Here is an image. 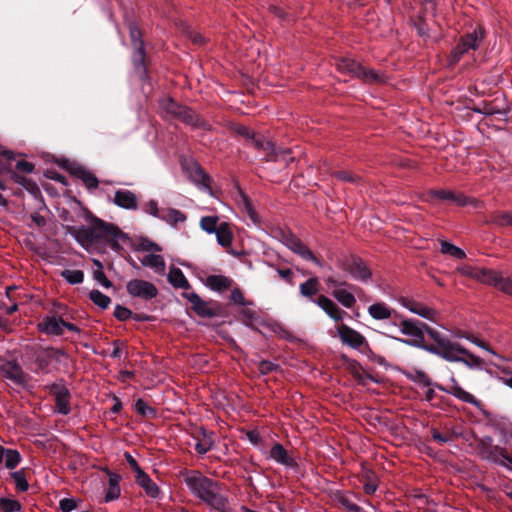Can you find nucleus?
<instances>
[{
  "label": "nucleus",
  "mask_w": 512,
  "mask_h": 512,
  "mask_svg": "<svg viewBox=\"0 0 512 512\" xmlns=\"http://www.w3.org/2000/svg\"><path fill=\"white\" fill-rule=\"evenodd\" d=\"M406 375L413 382L421 383L426 387L433 386L440 391L453 395L454 397L465 403H469L475 407H480L481 405V402L476 397H474L469 392L465 391L459 385L455 377H451L450 381L452 384L449 387H445L442 384L433 382L429 375L423 370L415 369L413 372L407 373Z\"/></svg>",
  "instance_id": "1"
},
{
  "label": "nucleus",
  "mask_w": 512,
  "mask_h": 512,
  "mask_svg": "<svg viewBox=\"0 0 512 512\" xmlns=\"http://www.w3.org/2000/svg\"><path fill=\"white\" fill-rule=\"evenodd\" d=\"M492 442L493 439L489 436L478 440V447L483 459L512 471V452L505 447L493 445Z\"/></svg>",
  "instance_id": "2"
},
{
  "label": "nucleus",
  "mask_w": 512,
  "mask_h": 512,
  "mask_svg": "<svg viewBox=\"0 0 512 512\" xmlns=\"http://www.w3.org/2000/svg\"><path fill=\"white\" fill-rule=\"evenodd\" d=\"M162 109L173 118L182 121L185 124L191 125L196 128H208L205 120L199 117L198 114L191 108L181 105L174 101L172 98L163 100L161 103Z\"/></svg>",
  "instance_id": "3"
},
{
  "label": "nucleus",
  "mask_w": 512,
  "mask_h": 512,
  "mask_svg": "<svg viewBox=\"0 0 512 512\" xmlns=\"http://www.w3.org/2000/svg\"><path fill=\"white\" fill-rule=\"evenodd\" d=\"M398 324L400 332L411 338L401 339L397 338L398 341L412 347L423 349L424 347V330L426 323L417 319H407L400 317Z\"/></svg>",
  "instance_id": "4"
},
{
  "label": "nucleus",
  "mask_w": 512,
  "mask_h": 512,
  "mask_svg": "<svg viewBox=\"0 0 512 512\" xmlns=\"http://www.w3.org/2000/svg\"><path fill=\"white\" fill-rule=\"evenodd\" d=\"M338 266L343 271L349 273L354 280L366 283L372 277V271L368 264L355 254L339 260Z\"/></svg>",
  "instance_id": "5"
},
{
  "label": "nucleus",
  "mask_w": 512,
  "mask_h": 512,
  "mask_svg": "<svg viewBox=\"0 0 512 512\" xmlns=\"http://www.w3.org/2000/svg\"><path fill=\"white\" fill-rule=\"evenodd\" d=\"M425 333L428 334V336L435 342V344H427L424 341V347L422 350L434 354L442 359H445L457 344V342H452L447 337H444L439 331L427 324L425 325L424 334Z\"/></svg>",
  "instance_id": "6"
},
{
  "label": "nucleus",
  "mask_w": 512,
  "mask_h": 512,
  "mask_svg": "<svg viewBox=\"0 0 512 512\" xmlns=\"http://www.w3.org/2000/svg\"><path fill=\"white\" fill-rule=\"evenodd\" d=\"M87 219L90 221V228L92 231L93 243L105 242L108 238L122 236V231L116 225L108 223L90 212H88Z\"/></svg>",
  "instance_id": "7"
},
{
  "label": "nucleus",
  "mask_w": 512,
  "mask_h": 512,
  "mask_svg": "<svg viewBox=\"0 0 512 512\" xmlns=\"http://www.w3.org/2000/svg\"><path fill=\"white\" fill-rule=\"evenodd\" d=\"M0 376L22 388H25L30 380L29 374L23 370L15 359L0 360Z\"/></svg>",
  "instance_id": "8"
},
{
  "label": "nucleus",
  "mask_w": 512,
  "mask_h": 512,
  "mask_svg": "<svg viewBox=\"0 0 512 512\" xmlns=\"http://www.w3.org/2000/svg\"><path fill=\"white\" fill-rule=\"evenodd\" d=\"M444 360L448 362L462 363L469 369L473 370H481L485 364V361L482 358L476 356L459 343L454 346L452 352H450Z\"/></svg>",
  "instance_id": "9"
},
{
  "label": "nucleus",
  "mask_w": 512,
  "mask_h": 512,
  "mask_svg": "<svg viewBox=\"0 0 512 512\" xmlns=\"http://www.w3.org/2000/svg\"><path fill=\"white\" fill-rule=\"evenodd\" d=\"M185 484L202 501L219 483L197 472L195 475L186 477Z\"/></svg>",
  "instance_id": "10"
},
{
  "label": "nucleus",
  "mask_w": 512,
  "mask_h": 512,
  "mask_svg": "<svg viewBox=\"0 0 512 512\" xmlns=\"http://www.w3.org/2000/svg\"><path fill=\"white\" fill-rule=\"evenodd\" d=\"M182 296L191 303V309L202 318H213L219 314V304L211 302L217 308L209 306V302L204 301L195 292H184Z\"/></svg>",
  "instance_id": "11"
},
{
  "label": "nucleus",
  "mask_w": 512,
  "mask_h": 512,
  "mask_svg": "<svg viewBox=\"0 0 512 512\" xmlns=\"http://www.w3.org/2000/svg\"><path fill=\"white\" fill-rule=\"evenodd\" d=\"M126 288L131 296L144 300H151L158 295V289L153 283L141 279L130 280Z\"/></svg>",
  "instance_id": "12"
},
{
  "label": "nucleus",
  "mask_w": 512,
  "mask_h": 512,
  "mask_svg": "<svg viewBox=\"0 0 512 512\" xmlns=\"http://www.w3.org/2000/svg\"><path fill=\"white\" fill-rule=\"evenodd\" d=\"M49 393L54 396L58 413L68 415L71 412L70 398L71 393L68 388L62 384L52 383L47 386Z\"/></svg>",
  "instance_id": "13"
},
{
  "label": "nucleus",
  "mask_w": 512,
  "mask_h": 512,
  "mask_svg": "<svg viewBox=\"0 0 512 512\" xmlns=\"http://www.w3.org/2000/svg\"><path fill=\"white\" fill-rule=\"evenodd\" d=\"M62 167L76 178L82 180L89 190L96 189L98 187L99 181L97 177L84 166L64 160Z\"/></svg>",
  "instance_id": "14"
},
{
  "label": "nucleus",
  "mask_w": 512,
  "mask_h": 512,
  "mask_svg": "<svg viewBox=\"0 0 512 512\" xmlns=\"http://www.w3.org/2000/svg\"><path fill=\"white\" fill-rule=\"evenodd\" d=\"M285 245L304 260L314 262L318 266H323V262L298 237L294 235L288 236L285 240Z\"/></svg>",
  "instance_id": "15"
},
{
  "label": "nucleus",
  "mask_w": 512,
  "mask_h": 512,
  "mask_svg": "<svg viewBox=\"0 0 512 512\" xmlns=\"http://www.w3.org/2000/svg\"><path fill=\"white\" fill-rule=\"evenodd\" d=\"M337 332L341 342L353 349H361L363 344H366V338L346 324H341L337 328Z\"/></svg>",
  "instance_id": "16"
},
{
  "label": "nucleus",
  "mask_w": 512,
  "mask_h": 512,
  "mask_svg": "<svg viewBox=\"0 0 512 512\" xmlns=\"http://www.w3.org/2000/svg\"><path fill=\"white\" fill-rule=\"evenodd\" d=\"M202 501L213 510L219 512H232L228 498L221 494L220 484H218L215 489H212V491L206 495Z\"/></svg>",
  "instance_id": "17"
},
{
  "label": "nucleus",
  "mask_w": 512,
  "mask_h": 512,
  "mask_svg": "<svg viewBox=\"0 0 512 512\" xmlns=\"http://www.w3.org/2000/svg\"><path fill=\"white\" fill-rule=\"evenodd\" d=\"M63 325L65 320L57 316H45L41 322L38 323V330L46 335L60 336L63 335Z\"/></svg>",
  "instance_id": "18"
},
{
  "label": "nucleus",
  "mask_w": 512,
  "mask_h": 512,
  "mask_svg": "<svg viewBox=\"0 0 512 512\" xmlns=\"http://www.w3.org/2000/svg\"><path fill=\"white\" fill-rule=\"evenodd\" d=\"M399 301L403 307H405L412 313H415V314H417L425 319L431 320V321L435 320L437 312L434 309L429 308L426 305H424L420 302H417L414 299L408 298V297H401Z\"/></svg>",
  "instance_id": "19"
},
{
  "label": "nucleus",
  "mask_w": 512,
  "mask_h": 512,
  "mask_svg": "<svg viewBox=\"0 0 512 512\" xmlns=\"http://www.w3.org/2000/svg\"><path fill=\"white\" fill-rule=\"evenodd\" d=\"M256 150L262 151L264 153V157L261 159L262 161H277L279 156L275 152V144L267 140L262 134L258 133L253 142L251 143Z\"/></svg>",
  "instance_id": "20"
},
{
  "label": "nucleus",
  "mask_w": 512,
  "mask_h": 512,
  "mask_svg": "<svg viewBox=\"0 0 512 512\" xmlns=\"http://www.w3.org/2000/svg\"><path fill=\"white\" fill-rule=\"evenodd\" d=\"M64 355L65 352L62 349L47 347L36 353L35 362L39 370H45L50 365L52 359L58 360L59 357Z\"/></svg>",
  "instance_id": "21"
},
{
  "label": "nucleus",
  "mask_w": 512,
  "mask_h": 512,
  "mask_svg": "<svg viewBox=\"0 0 512 512\" xmlns=\"http://www.w3.org/2000/svg\"><path fill=\"white\" fill-rule=\"evenodd\" d=\"M64 229L67 234L71 235L80 245L89 246L93 245L92 231L90 226L86 227L84 225L80 227L66 225Z\"/></svg>",
  "instance_id": "22"
},
{
  "label": "nucleus",
  "mask_w": 512,
  "mask_h": 512,
  "mask_svg": "<svg viewBox=\"0 0 512 512\" xmlns=\"http://www.w3.org/2000/svg\"><path fill=\"white\" fill-rule=\"evenodd\" d=\"M315 303L325 311V313L334 321H341L346 312L340 309L330 298L320 295Z\"/></svg>",
  "instance_id": "23"
},
{
  "label": "nucleus",
  "mask_w": 512,
  "mask_h": 512,
  "mask_svg": "<svg viewBox=\"0 0 512 512\" xmlns=\"http://www.w3.org/2000/svg\"><path fill=\"white\" fill-rule=\"evenodd\" d=\"M270 457L277 463L286 467L296 468L297 462L291 457L281 443H275L270 449Z\"/></svg>",
  "instance_id": "24"
},
{
  "label": "nucleus",
  "mask_w": 512,
  "mask_h": 512,
  "mask_svg": "<svg viewBox=\"0 0 512 512\" xmlns=\"http://www.w3.org/2000/svg\"><path fill=\"white\" fill-rule=\"evenodd\" d=\"M114 203L124 209L135 210L138 206L136 195L130 190H117L114 195Z\"/></svg>",
  "instance_id": "25"
},
{
  "label": "nucleus",
  "mask_w": 512,
  "mask_h": 512,
  "mask_svg": "<svg viewBox=\"0 0 512 512\" xmlns=\"http://www.w3.org/2000/svg\"><path fill=\"white\" fill-rule=\"evenodd\" d=\"M355 78L360 79L366 84H381L386 81V76L376 70L368 69L360 64L359 70L356 71Z\"/></svg>",
  "instance_id": "26"
},
{
  "label": "nucleus",
  "mask_w": 512,
  "mask_h": 512,
  "mask_svg": "<svg viewBox=\"0 0 512 512\" xmlns=\"http://www.w3.org/2000/svg\"><path fill=\"white\" fill-rule=\"evenodd\" d=\"M136 483L145 491V493L151 498H158L160 495V489L158 485L151 479L146 472H141L135 476Z\"/></svg>",
  "instance_id": "27"
},
{
  "label": "nucleus",
  "mask_w": 512,
  "mask_h": 512,
  "mask_svg": "<svg viewBox=\"0 0 512 512\" xmlns=\"http://www.w3.org/2000/svg\"><path fill=\"white\" fill-rule=\"evenodd\" d=\"M342 359L344 363L346 364V368L349 371V373L352 375V377L360 384L365 385V379H370L374 381V378L370 374H366L365 376L361 373V370H363V367L361 364L354 360L349 358L346 355H342Z\"/></svg>",
  "instance_id": "28"
},
{
  "label": "nucleus",
  "mask_w": 512,
  "mask_h": 512,
  "mask_svg": "<svg viewBox=\"0 0 512 512\" xmlns=\"http://www.w3.org/2000/svg\"><path fill=\"white\" fill-rule=\"evenodd\" d=\"M483 38L484 29L479 26L473 32L463 35L459 42L464 48H466L467 51L476 50Z\"/></svg>",
  "instance_id": "29"
},
{
  "label": "nucleus",
  "mask_w": 512,
  "mask_h": 512,
  "mask_svg": "<svg viewBox=\"0 0 512 512\" xmlns=\"http://www.w3.org/2000/svg\"><path fill=\"white\" fill-rule=\"evenodd\" d=\"M106 471L109 476V480L104 501L108 503L118 499L120 496L121 489L119 483L121 480V476L119 474L109 471L108 469Z\"/></svg>",
  "instance_id": "30"
},
{
  "label": "nucleus",
  "mask_w": 512,
  "mask_h": 512,
  "mask_svg": "<svg viewBox=\"0 0 512 512\" xmlns=\"http://www.w3.org/2000/svg\"><path fill=\"white\" fill-rule=\"evenodd\" d=\"M214 433L209 432L205 429H201L199 435L197 436V443L195 444V450L198 454H206L209 450L212 449L214 444Z\"/></svg>",
  "instance_id": "31"
},
{
  "label": "nucleus",
  "mask_w": 512,
  "mask_h": 512,
  "mask_svg": "<svg viewBox=\"0 0 512 512\" xmlns=\"http://www.w3.org/2000/svg\"><path fill=\"white\" fill-rule=\"evenodd\" d=\"M145 48H134L132 62L134 65V69L136 74L141 80H144L147 77V67L145 63Z\"/></svg>",
  "instance_id": "32"
},
{
  "label": "nucleus",
  "mask_w": 512,
  "mask_h": 512,
  "mask_svg": "<svg viewBox=\"0 0 512 512\" xmlns=\"http://www.w3.org/2000/svg\"><path fill=\"white\" fill-rule=\"evenodd\" d=\"M168 281L174 288L184 290L191 289V285L180 268L171 267L168 273Z\"/></svg>",
  "instance_id": "33"
},
{
  "label": "nucleus",
  "mask_w": 512,
  "mask_h": 512,
  "mask_svg": "<svg viewBox=\"0 0 512 512\" xmlns=\"http://www.w3.org/2000/svg\"><path fill=\"white\" fill-rule=\"evenodd\" d=\"M206 284L212 290L222 292L231 288L233 280L223 275H210L206 279Z\"/></svg>",
  "instance_id": "34"
},
{
  "label": "nucleus",
  "mask_w": 512,
  "mask_h": 512,
  "mask_svg": "<svg viewBox=\"0 0 512 512\" xmlns=\"http://www.w3.org/2000/svg\"><path fill=\"white\" fill-rule=\"evenodd\" d=\"M394 311L384 302H377L368 307L369 315L375 320H385L392 316Z\"/></svg>",
  "instance_id": "35"
},
{
  "label": "nucleus",
  "mask_w": 512,
  "mask_h": 512,
  "mask_svg": "<svg viewBox=\"0 0 512 512\" xmlns=\"http://www.w3.org/2000/svg\"><path fill=\"white\" fill-rule=\"evenodd\" d=\"M159 219L167 222L172 226H176L179 222H185L187 220V216L180 210L174 208H165L161 209V215H159Z\"/></svg>",
  "instance_id": "36"
},
{
  "label": "nucleus",
  "mask_w": 512,
  "mask_h": 512,
  "mask_svg": "<svg viewBox=\"0 0 512 512\" xmlns=\"http://www.w3.org/2000/svg\"><path fill=\"white\" fill-rule=\"evenodd\" d=\"M215 234L219 245L224 248L231 246L234 236L228 222H221Z\"/></svg>",
  "instance_id": "37"
},
{
  "label": "nucleus",
  "mask_w": 512,
  "mask_h": 512,
  "mask_svg": "<svg viewBox=\"0 0 512 512\" xmlns=\"http://www.w3.org/2000/svg\"><path fill=\"white\" fill-rule=\"evenodd\" d=\"M499 274L493 269L477 267L474 280L495 287Z\"/></svg>",
  "instance_id": "38"
},
{
  "label": "nucleus",
  "mask_w": 512,
  "mask_h": 512,
  "mask_svg": "<svg viewBox=\"0 0 512 512\" xmlns=\"http://www.w3.org/2000/svg\"><path fill=\"white\" fill-rule=\"evenodd\" d=\"M431 199H441L456 202L460 205H466V198L462 194H455L452 191L447 190H431L429 192Z\"/></svg>",
  "instance_id": "39"
},
{
  "label": "nucleus",
  "mask_w": 512,
  "mask_h": 512,
  "mask_svg": "<svg viewBox=\"0 0 512 512\" xmlns=\"http://www.w3.org/2000/svg\"><path fill=\"white\" fill-rule=\"evenodd\" d=\"M332 296L346 308H352L356 303L355 296L343 288L334 289L332 291Z\"/></svg>",
  "instance_id": "40"
},
{
  "label": "nucleus",
  "mask_w": 512,
  "mask_h": 512,
  "mask_svg": "<svg viewBox=\"0 0 512 512\" xmlns=\"http://www.w3.org/2000/svg\"><path fill=\"white\" fill-rule=\"evenodd\" d=\"M489 222L500 227H512V212L494 211L489 216Z\"/></svg>",
  "instance_id": "41"
},
{
  "label": "nucleus",
  "mask_w": 512,
  "mask_h": 512,
  "mask_svg": "<svg viewBox=\"0 0 512 512\" xmlns=\"http://www.w3.org/2000/svg\"><path fill=\"white\" fill-rule=\"evenodd\" d=\"M300 294L312 299L319 291V280L317 277H311L299 286Z\"/></svg>",
  "instance_id": "42"
},
{
  "label": "nucleus",
  "mask_w": 512,
  "mask_h": 512,
  "mask_svg": "<svg viewBox=\"0 0 512 512\" xmlns=\"http://www.w3.org/2000/svg\"><path fill=\"white\" fill-rule=\"evenodd\" d=\"M336 67L339 72L347 73L355 77L356 71L359 70L360 63L356 62L354 59L342 58L337 61Z\"/></svg>",
  "instance_id": "43"
},
{
  "label": "nucleus",
  "mask_w": 512,
  "mask_h": 512,
  "mask_svg": "<svg viewBox=\"0 0 512 512\" xmlns=\"http://www.w3.org/2000/svg\"><path fill=\"white\" fill-rule=\"evenodd\" d=\"M142 265L154 268L156 272L162 273L165 270L166 264L164 258L158 254H150L141 260Z\"/></svg>",
  "instance_id": "44"
},
{
  "label": "nucleus",
  "mask_w": 512,
  "mask_h": 512,
  "mask_svg": "<svg viewBox=\"0 0 512 512\" xmlns=\"http://www.w3.org/2000/svg\"><path fill=\"white\" fill-rule=\"evenodd\" d=\"M26 472H27V469L22 468L18 471L10 473L11 478L15 482V489L18 492H26L29 489Z\"/></svg>",
  "instance_id": "45"
},
{
  "label": "nucleus",
  "mask_w": 512,
  "mask_h": 512,
  "mask_svg": "<svg viewBox=\"0 0 512 512\" xmlns=\"http://www.w3.org/2000/svg\"><path fill=\"white\" fill-rule=\"evenodd\" d=\"M218 216H203L200 219V228L208 234H215L219 228Z\"/></svg>",
  "instance_id": "46"
},
{
  "label": "nucleus",
  "mask_w": 512,
  "mask_h": 512,
  "mask_svg": "<svg viewBox=\"0 0 512 512\" xmlns=\"http://www.w3.org/2000/svg\"><path fill=\"white\" fill-rule=\"evenodd\" d=\"M129 28V35L131 40V45L134 48H143L144 47V41L142 39V32L134 22H129L128 24Z\"/></svg>",
  "instance_id": "47"
},
{
  "label": "nucleus",
  "mask_w": 512,
  "mask_h": 512,
  "mask_svg": "<svg viewBox=\"0 0 512 512\" xmlns=\"http://www.w3.org/2000/svg\"><path fill=\"white\" fill-rule=\"evenodd\" d=\"M441 246V253L448 254L456 259H464L466 257V253L459 247L447 242V241H440Z\"/></svg>",
  "instance_id": "48"
},
{
  "label": "nucleus",
  "mask_w": 512,
  "mask_h": 512,
  "mask_svg": "<svg viewBox=\"0 0 512 512\" xmlns=\"http://www.w3.org/2000/svg\"><path fill=\"white\" fill-rule=\"evenodd\" d=\"M89 299L101 309H107L111 304V299L97 289L90 291Z\"/></svg>",
  "instance_id": "49"
},
{
  "label": "nucleus",
  "mask_w": 512,
  "mask_h": 512,
  "mask_svg": "<svg viewBox=\"0 0 512 512\" xmlns=\"http://www.w3.org/2000/svg\"><path fill=\"white\" fill-rule=\"evenodd\" d=\"M60 275L72 285L81 284L84 280V272L82 270L64 269L61 271Z\"/></svg>",
  "instance_id": "50"
},
{
  "label": "nucleus",
  "mask_w": 512,
  "mask_h": 512,
  "mask_svg": "<svg viewBox=\"0 0 512 512\" xmlns=\"http://www.w3.org/2000/svg\"><path fill=\"white\" fill-rule=\"evenodd\" d=\"M0 510L2 512H20L22 504L13 498L0 497Z\"/></svg>",
  "instance_id": "51"
},
{
  "label": "nucleus",
  "mask_w": 512,
  "mask_h": 512,
  "mask_svg": "<svg viewBox=\"0 0 512 512\" xmlns=\"http://www.w3.org/2000/svg\"><path fill=\"white\" fill-rule=\"evenodd\" d=\"M93 264L97 269L93 273V278L99 282L104 288L112 287V282L105 276L103 272V264L97 259H93Z\"/></svg>",
  "instance_id": "52"
},
{
  "label": "nucleus",
  "mask_w": 512,
  "mask_h": 512,
  "mask_svg": "<svg viewBox=\"0 0 512 512\" xmlns=\"http://www.w3.org/2000/svg\"><path fill=\"white\" fill-rule=\"evenodd\" d=\"M136 412L143 417L155 418L157 416V410L149 406L143 399L139 398L135 402Z\"/></svg>",
  "instance_id": "53"
},
{
  "label": "nucleus",
  "mask_w": 512,
  "mask_h": 512,
  "mask_svg": "<svg viewBox=\"0 0 512 512\" xmlns=\"http://www.w3.org/2000/svg\"><path fill=\"white\" fill-rule=\"evenodd\" d=\"M21 460H22V457L18 450L7 448V452H6L5 459H4L5 467L7 469H10V470L15 469L19 465Z\"/></svg>",
  "instance_id": "54"
},
{
  "label": "nucleus",
  "mask_w": 512,
  "mask_h": 512,
  "mask_svg": "<svg viewBox=\"0 0 512 512\" xmlns=\"http://www.w3.org/2000/svg\"><path fill=\"white\" fill-rule=\"evenodd\" d=\"M332 176L338 180L349 182L352 184H357L361 180V177L359 175L346 170L335 171L333 172Z\"/></svg>",
  "instance_id": "55"
},
{
  "label": "nucleus",
  "mask_w": 512,
  "mask_h": 512,
  "mask_svg": "<svg viewBox=\"0 0 512 512\" xmlns=\"http://www.w3.org/2000/svg\"><path fill=\"white\" fill-rule=\"evenodd\" d=\"M495 287L502 291L503 293H506L508 295L512 296V278L511 277H503L501 274H499L497 279V284H495Z\"/></svg>",
  "instance_id": "56"
},
{
  "label": "nucleus",
  "mask_w": 512,
  "mask_h": 512,
  "mask_svg": "<svg viewBox=\"0 0 512 512\" xmlns=\"http://www.w3.org/2000/svg\"><path fill=\"white\" fill-rule=\"evenodd\" d=\"M13 159L14 153L12 151L0 147V173L9 168L10 161Z\"/></svg>",
  "instance_id": "57"
},
{
  "label": "nucleus",
  "mask_w": 512,
  "mask_h": 512,
  "mask_svg": "<svg viewBox=\"0 0 512 512\" xmlns=\"http://www.w3.org/2000/svg\"><path fill=\"white\" fill-rule=\"evenodd\" d=\"M138 250L141 251H151V252H161L162 248L155 242L149 240L148 238H141L139 240Z\"/></svg>",
  "instance_id": "58"
},
{
  "label": "nucleus",
  "mask_w": 512,
  "mask_h": 512,
  "mask_svg": "<svg viewBox=\"0 0 512 512\" xmlns=\"http://www.w3.org/2000/svg\"><path fill=\"white\" fill-rule=\"evenodd\" d=\"M467 52L468 51L466 50V48H464L460 44V42H458V44L452 49V51L450 53V56H449L450 65H455L456 63H458L460 61V59L462 58V56Z\"/></svg>",
  "instance_id": "59"
},
{
  "label": "nucleus",
  "mask_w": 512,
  "mask_h": 512,
  "mask_svg": "<svg viewBox=\"0 0 512 512\" xmlns=\"http://www.w3.org/2000/svg\"><path fill=\"white\" fill-rule=\"evenodd\" d=\"M279 365L275 364L269 360H262L258 364V371L262 375H267L279 369Z\"/></svg>",
  "instance_id": "60"
},
{
  "label": "nucleus",
  "mask_w": 512,
  "mask_h": 512,
  "mask_svg": "<svg viewBox=\"0 0 512 512\" xmlns=\"http://www.w3.org/2000/svg\"><path fill=\"white\" fill-rule=\"evenodd\" d=\"M114 317L118 321H127L132 317V311L127 307L118 304L114 310Z\"/></svg>",
  "instance_id": "61"
},
{
  "label": "nucleus",
  "mask_w": 512,
  "mask_h": 512,
  "mask_svg": "<svg viewBox=\"0 0 512 512\" xmlns=\"http://www.w3.org/2000/svg\"><path fill=\"white\" fill-rule=\"evenodd\" d=\"M241 194L243 197L244 207H245V210H246L249 218L253 221V223H255V224L259 223V216H258L256 210L253 208L249 198L242 192H241Z\"/></svg>",
  "instance_id": "62"
},
{
  "label": "nucleus",
  "mask_w": 512,
  "mask_h": 512,
  "mask_svg": "<svg viewBox=\"0 0 512 512\" xmlns=\"http://www.w3.org/2000/svg\"><path fill=\"white\" fill-rule=\"evenodd\" d=\"M367 482L364 484V492L367 495H372L375 493L377 489V484L375 483V474L372 471H368L366 473Z\"/></svg>",
  "instance_id": "63"
},
{
  "label": "nucleus",
  "mask_w": 512,
  "mask_h": 512,
  "mask_svg": "<svg viewBox=\"0 0 512 512\" xmlns=\"http://www.w3.org/2000/svg\"><path fill=\"white\" fill-rule=\"evenodd\" d=\"M77 507L73 498H63L59 502V508L62 512H72Z\"/></svg>",
  "instance_id": "64"
}]
</instances>
